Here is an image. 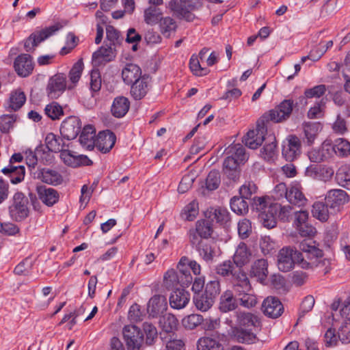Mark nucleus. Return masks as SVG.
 Here are the masks:
<instances>
[{
	"instance_id": "obj_64",
	"label": "nucleus",
	"mask_w": 350,
	"mask_h": 350,
	"mask_svg": "<svg viewBox=\"0 0 350 350\" xmlns=\"http://www.w3.org/2000/svg\"><path fill=\"white\" fill-rule=\"evenodd\" d=\"M128 350H143L144 336L142 333L137 334L131 340H125Z\"/></svg>"
},
{
	"instance_id": "obj_25",
	"label": "nucleus",
	"mask_w": 350,
	"mask_h": 350,
	"mask_svg": "<svg viewBox=\"0 0 350 350\" xmlns=\"http://www.w3.org/2000/svg\"><path fill=\"white\" fill-rule=\"evenodd\" d=\"M190 300V294L184 289L177 288L170 297V304L172 308L181 309L185 308Z\"/></svg>"
},
{
	"instance_id": "obj_9",
	"label": "nucleus",
	"mask_w": 350,
	"mask_h": 350,
	"mask_svg": "<svg viewBox=\"0 0 350 350\" xmlns=\"http://www.w3.org/2000/svg\"><path fill=\"white\" fill-rule=\"evenodd\" d=\"M213 228L209 220H198L196 224V228L189 231V241L191 245L202 241V239H208L212 234Z\"/></svg>"
},
{
	"instance_id": "obj_58",
	"label": "nucleus",
	"mask_w": 350,
	"mask_h": 350,
	"mask_svg": "<svg viewBox=\"0 0 350 350\" xmlns=\"http://www.w3.org/2000/svg\"><path fill=\"white\" fill-rule=\"evenodd\" d=\"M203 318L201 315L192 314L185 317L182 321V323L185 328L192 329L201 324Z\"/></svg>"
},
{
	"instance_id": "obj_23",
	"label": "nucleus",
	"mask_w": 350,
	"mask_h": 350,
	"mask_svg": "<svg viewBox=\"0 0 350 350\" xmlns=\"http://www.w3.org/2000/svg\"><path fill=\"white\" fill-rule=\"evenodd\" d=\"M299 250L303 252V256L308 261H310L314 258L322 257L323 251L320 250L313 240L310 239H304L299 243Z\"/></svg>"
},
{
	"instance_id": "obj_7",
	"label": "nucleus",
	"mask_w": 350,
	"mask_h": 350,
	"mask_svg": "<svg viewBox=\"0 0 350 350\" xmlns=\"http://www.w3.org/2000/svg\"><path fill=\"white\" fill-rule=\"evenodd\" d=\"M66 88L70 89L72 86L67 85L66 75L58 73L51 77L46 86V94L52 99L59 97L66 90Z\"/></svg>"
},
{
	"instance_id": "obj_14",
	"label": "nucleus",
	"mask_w": 350,
	"mask_h": 350,
	"mask_svg": "<svg viewBox=\"0 0 350 350\" xmlns=\"http://www.w3.org/2000/svg\"><path fill=\"white\" fill-rule=\"evenodd\" d=\"M291 204L298 207H304L308 204V199L302 191V187L298 183H293L288 186L286 199Z\"/></svg>"
},
{
	"instance_id": "obj_20",
	"label": "nucleus",
	"mask_w": 350,
	"mask_h": 350,
	"mask_svg": "<svg viewBox=\"0 0 350 350\" xmlns=\"http://www.w3.org/2000/svg\"><path fill=\"white\" fill-rule=\"evenodd\" d=\"M116 135L109 131L100 132L96 138L95 146L102 152H108L114 146Z\"/></svg>"
},
{
	"instance_id": "obj_10",
	"label": "nucleus",
	"mask_w": 350,
	"mask_h": 350,
	"mask_svg": "<svg viewBox=\"0 0 350 350\" xmlns=\"http://www.w3.org/2000/svg\"><path fill=\"white\" fill-rule=\"evenodd\" d=\"M261 310L266 317L277 319L284 312V306L278 297L269 296L262 301Z\"/></svg>"
},
{
	"instance_id": "obj_54",
	"label": "nucleus",
	"mask_w": 350,
	"mask_h": 350,
	"mask_svg": "<svg viewBox=\"0 0 350 350\" xmlns=\"http://www.w3.org/2000/svg\"><path fill=\"white\" fill-rule=\"evenodd\" d=\"M217 273L224 277L232 275L234 279L239 273V270H234L233 263L230 261H224L217 267Z\"/></svg>"
},
{
	"instance_id": "obj_53",
	"label": "nucleus",
	"mask_w": 350,
	"mask_h": 350,
	"mask_svg": "<svg viewBox=\"0 0 350 350\" xmlns=\"http://www.w3.org/2000/svg\"><path fill=\"white\" fill-rule=\"evenodd\" d=\"M335 154L346 157L350 154V142L343 138H338L334 142Z\"/></svg>"
},
{
	"instance_id": "obj_34",
	"label": "nucleus",
	"mask_w": 350,
	"mask_h": 350,
	"mask_svg": "<svg viewBox=\"0 0 350 350\" xmlns=\"http://www.w3.org/2000/svg\"><path fill=\"white\" fill-rule=\"evenodd\" d=\"M318 267L323 272L324 274L327 273L330 269V261L327 258H322V257H316L310 261L306 259L302 261V269H309Z\"/></svg>"
},
{
	"instance_id": "obj_11",
	"label": "nucleus",
	"mask_w": 350,
	"mask_h": 350,
	"mask_svg": "<svg viewBox=\"0 0 350 350\" xmlns=\"http://www.w3.org/2000/svg\"><path fill=\"white\" fill-rule=\"evenodd\" d=\"M283 157L286 161H292L297 158L301 153V141L296 135H289L283 142Z\"/></svg>"
},
{
	"instance_id": "obj_33",
	"label": "nucleus",
	"mask_w": 350,
	"mask_h": 350,
	"mask_svg": "<svg viewBox=\"0 0 350 350\" xmlns=\"http://www.w3.org/2000/svg\"><path fill=\"white\" fill-rule=\"evenodd\" d=\"M1 172L9 176L12 184H18L24 179L25 170L23 165L13 166L9 165L8 167L3 168Z\"/></svg>"
},
{
	"instance_id": "obj_12",
	"label": "nucleus",
	"mask_w": 350,
	"mask_h": 350,
	"mask_svg": "<svg viewBox=\"0 0 350 350\" xmlns=\"http://www.w3.org/2000/svg\"><path fill=\"white\" fill-rule=\"evenodd\" d=\"M81 129L80 120L75 116L66 119L61 124L60 133L62 137L68 140L74 139Z\"/></svg>"
},
{
	"instance_id": "obj_35",
	"label": "nucleus",
	"mask_w": 350,
	"mask_h": 350,
	"mask_svg": "<svg viewBox=\"0 0 350 350\" xmlns=\"http://www.w3.org/2000/svg\"><path fill=\"white\" fill-rule=\"evenodd\" d=\"M206 216L212 220L215 219L221 224H227L230 220L229 212L226 208L222 207L211 208L208 210Z\"/></svg>"
},
{
	"instance_id": "obj_31",
	"label": "nucleus",
	"mask_w": 350,
	"mask_h": 350,
	"mask_svg": "<svg viewBox=\"0 0 350 350\" xmlns=\"http://www.w3.org/2000/svg\"><path fill=\"white\" fill-rule=\"evenodd\" d=\"M25 93L20 89L16 90L10 94L5 108L8 111H17L25 104Z\"/></svg>"
},
{
	"instance_id": "obj_44",
	"label": "nucleus",
	"mask_w": 350,
	"mask_h": 350,
	"mask_svg": "<svg viewBox=\"0 0 350 350\" xmlns=\"http://www.w3.org/2000/svg\"><path fill=\"white\" fill-rule=\"evenodd\" d=\"M230 204L231 210L237 215H243L248 212L249 206L247 202L240 196L232 198Z\"/></svg>"
},
{
	"instance_id": "obj_29",
	"label": "nucleus",
	"mask_w": 350,
	"mask_h": 350,
	"mask_svg": "<svg viewBox=\"0 0 350 350\" xmlns=\"http://www.w3.org/2000/svg\"><path fill=\"white\" fill-rule=\"evenodd\" d=\"M234 280L233 290L236 293L237 296L239 297V295H243V293L252 291L253 289L248 278L241 269H239V273Z\"/></svg>"
},
{
	"instance_id": "obj_59",
	"label": "nucleus",
	"mask_w": 350,
	"mask_h": 350,
	"mask_svg": "<svg viewBox=\"0 0 350 350\" xmlns=\"http://www.w3.org/2000/svg\"><path fill=\"white\" fill-rule=\"evenodd\" d=\"M336 178L340 185L350 190V165L340 169L336 174Z\"/></svg>"
},
{
	"instance_id": "obj_46",
	"label": "nucleus",
	"mask_w": 350,
	"mask_h": 350,
	"mask_svg": "<svg viewBox=\"0 0 350 350\" xmlns=\"http://www.w3.org/2000/svg\"><path fill=\"white\" fill-rule=\"evenodd\" d=\"M267 139L269 143H266L261 149L260 154L265 160L271 161L274 159L277 154L275 138L273 136H269Z\"/></svg>"
},
{
	"instance_id": "obj_13",
	"label": "nucleus",
	"mask_w": 350,
	"mask_h": 350,
	"mask_svg": "<svg viewBox=\"0 0 350 350\" xmlns=\"http://www.w3.org/2000/svg\"><path fill=\"white\" fill-rule=\"evenodd\" d=\"M326 203L334 212L339 211L340 208L349 201L346 191L342 189L329 190L325 196Z\"/></svg>"
},
{
	"instance_id": "obj_4",
	"label": "nucleus",
	"mask_w": 350,
	"mask_h": 350,
	"mask_svg": "<svg viewBox=\"0 0 350 350\" xmlns=\"http://www.w3.org/2000/svg\"><path fill=\"white\" fill-rule=\"evenodd\" d=\"M62 27V26L59 23H56L31 33L25 42L24 47L25 51L27 52L33 51L41 42L53 35Z\"/></svg>"
},
{
	"instance_id": "obj_51",
	"label": "nucleus",
	"mask_w": 350,
	"mask_h": 350,
	"mask_svg": "<svg viewBox=\"0 0 350 350\" xmlns=\"http://www.w3.org/2000/svg\"><path fill=\"white\" fill-rule=\"evenodd\" d=\"M198 203L196 200H193L184 207L180 216L185 220L193 221L198 216Z\"/></svg>"
},
{
	"instance_id": "obj_2",
	"label": "nucleus",
	"mask_w": 350,
	"mask_h": 350,
	"mask_svg": "<svg viewBox=\"0 0 350 350\" xmlns=\"http://www.w3.org/2000/svg\"><path fill=\"white\" fill-rule=\"evenodd\" d=\"M304 260L301 252L295 250L291 247H284L280 250L278 254V267L280 271L287 272L294 267L295 263L301 267L302 261Z\"/></svg>"
},
{
	"instance_id": "obj_8",
	"label": "nucleus",
	"mask_w": 350,
	"mask_h": 350,
	"mask_svg": "<svg viewBox=\"0 0 350 350\" xmlns=\"http://www.w3.org/2000/svg\"><path fill=\"white\" fill-rule=\"evenodd\" d=\"M266 131L264 120L262 119L258 120L256 127L250 130L243 138L245 146L251 149H256L265 139Z\"/></svg>"
},
{
	"instance_id": "obj_24",
	"label": "nucleus",
	"mask_w": 350,
	"mask_h": 350,
	"mask_svg": "<svg viewBox=\"0 0 350 350\" xmlns=\"http://www.w3.org/2000/svg\"><path fill=\"white\" fill-rule=\"evenodd\" d=\"M242 162L238 161L232 157H226L223 163V172L227 178L233 181H237L240 177L239 165Z\"/></svg>"
},
{
	"instance_id": "obj_28",
	"label": "nucleus",
	"mask_w": 350,
	"mask_h": 350,
	"mask_svg": "<svg viewBox=\"0 0 350 350\" xmlns=\"http://www.w3.org/2000/svg\"><path fill=\"white\" fill-rule=\"evenodd\" d=\"M238 307L237 300L232 291L227 290L223 293L219 299V309L222 312H228Z\"/></svg>"
},
{
	"instance_id": "obj_21",
	"label": "nucleus",
	"mask_w": 350,
	"mask_h": 350,
	"mask_svg": "<svg viewBox=\"0 0 350 350\" xmlns=\"http://www.w3.org/2000/svg\"><path fill=\"white\" fill-rule=\"evenodd\" d=\"M35 176L43 183L52 185H59L63 183L62 176L56 170L42 168L35 173Z\"/></svg>"
},
{
	"instance_id": "obj_43",
	"label": "nucleus",
	"mask_w": 350,
	"mask_h": 350,
	"mask_svg": "<svg viewBox=\"0 0 350 350\" xmlns=\"http://www.w3.org/2000/svg\"><path fill=\"white\" fill-rule=\"evenodd\" d=\"M193 302L196 307L202 311L208 310L213 305L215 300L211 298L205 293H198L193 297Z\"/></svg>"
},
{
	"instance_id": "obj_63",
	"label": "nucleus",
	"mask_w": 350,
	"mask_h": 350,
	"mask_svg": "<svg viewBox=\"0 0 350 350\" xmlns=\"http://www.w3.org/2000/svg\"><path fill=\"white\" fill-rule=\"evenodd\" d=\"M338 338L343 344L350 343V321L347 319L341 325L338 332Z\"/></svg>"
},
{
	"instance_id": "obj_39",
	"label": "nucleus",
	"mask_w": 350,
	"mask_h": 350,
	"mask_svg": "<svg viewBox=\"0 0 350 350\" xmlns=\"http://www.w3.org/2000/svg\"><path fill=\"white\" fill-rule=\"evenodd\" d=\"M163 12L156 6H150L144 12V19L146 24L154 25L159 22L162 18Z\"/></svg>"
},
{
	"instance_id": "obj_37",
	"label": "nucleus",
	"mask_w": 350,
	"mask_h": 350,
	"mask_svg": "<svg viewBox=\"0 0 350 350\" xmlns=\"http://www.w3.org/2000/svg\"><path fill=\"white\" fill-rule=\"evenodd\" d=\"M45 144L49 151L54 152H61L66 147L62 139L53 133L46 135Z\"/></svg>"
},
{
	"instance_id": "obj_41",
	"label": "nucleus",
	"mask_w": 350,
	"mask_h": 350,
	"mask_svg": "<svg viewBox=\"0 0 350 350\" xmlns=\"http://www.w3.org/2000/svg\"><path fill=\"white\" fill-rule=\"evenodd\" d=\"M107 41L109 46L117 49L123 42L124 37L122 36L120 32L115 29L113 26L109 25L106 27Z\"/></svg>"
},
{
	"instance_id": "obj_27",
	"label": "nucleus",
	"mask_w": 350,
	"mask_h": 350,
	"mask_svg": "<svg viewBox=\"0 0 350 350\" xmlns=\"http://www.w3.org/2000/svg\"><path fill=\"white\" fill-rule=\"evenodd\" d=\"M251 257L252 252L247 245L240 243L233 256V261L238 267H242L250 261Z\"/></svg>"
},
{
	"instance_id": "obj_50",
	"label": "nucleus",
	"mask_w": 350,
	"mask_h": 350,
	"mask_svg": "<svg viewBox=\"0 0 350 350\" xmlns=\"http://www.w3.org/2000/svg\"><path fill=\"white\" fill-rule=\"evenodd\" d=\"M238 323L240 325L258 327L260 325L258 318L250 312H239L237 314Z\"/></svg>"
},
{
	"instance_id": "obj_19",
	"label": "nucleus",
	"mask_w": 350,
	"mask_h": 350,
	"mask_svg": "<svg viewBox=\"0 0 350 350\" xmlns=\"http://www.w3.org/2000/svg\"><path fill=\"white\" fill-rule=\"evenodd\" d=\"M200 256L206 262H211L216 255V244L214 242L204 240L194 243Z\"/></svg>"
},
{
	"instance_id": "obj_40",
	"label": "nucleus",
	"mask_w": 350,
	"mask_h": 350,
	"mask_svg": "<svg viewBox=\"0 0 350 350\" xmlns=\"http://www.w3.org/2000/svg\"><path fill=\"white\" fill-rule=\"evenodd\" d=\"M319 124L316 123H305L303 125L304 137L303 142L308 146H311L319 133Z\"/></svg>"
},
{
	"instance_id": "obj_56",
	"label": "nucleus",
	"mask_w": 350,
	"mask_h": 350,
	"mask_svg": "<svg viewBox=\"0 0 350 350\" xmlns=\"http://www.w3.org/2000/svg\"><path fill=\"white\" fill-rule=\"evenodd\" d=\"M220 182L219 172L216 170L211 171L206 179V187L209 191H213L218 188Z\"/></svg>"
},
{
	"instance_id": "obj_1",
	"label": "nucleus",
	"mask_w": 350,
	"mask_h": 350,
	"mask_svg": "<svg viewBox=\"0 0 350 350\" xmlns=\"http://www.w3.org/2000/svg\"><path fill=\"white\" fill-rule=\"evenodd\" d=\"M252 206L259 213L258 218L265 227L273 228L276 226V215L280 204L269 202L265 197H258L253 199Z\"/></svg>"
},
{
	"instance_id": "obj_60",
	"label": "nucleus",
	"mask_w": 350,
	"mask_h": 350,
	"mask_svg": "<svg viewBox=\"0 0 350 350\" xmlns=\"http://www.w3.org/2000/svg\"><path fill=\"white\" fill-rule=\"evenodd\" d=\"M314 298L312 295H308L303 299L300 305L299 320L303 318L306 313L312 310V309L314 307Z\"/></svg>"
},
{
	"instance_id": "obj_36",
	"label": "nucleus",
	"mask_w": 350,
	"mask_h": 350,
	"mask_svg": "<svg viewBox=\"0 0 350 350\" xmlns=\"http://www.w3.org/2000/svg\"><path fill=\"white\" fill-rule=\"evenodd\" d=\"M251 274L260 281L265 280L268 275L267 260L264 258L256 260L252 266Z\"/></svg>"
},
{
	"instance_id": "obj_55",
	"label": "nucleus",
	"mask_w": 350,
	"mask_h": 350,
	"mask_svg": "<svg viewBox=\"0 0 350 350\" xmlns=\"http://www.w3.org/2000/svg\"><path fill=\"white\" fill-rule=\"evenodd\" d=\"M178 273L174 269H170L163 276V284L167 288H172L178 284Z\"/></svg>"
},
{
	"instance_id": "obj_30",
	"label": "nucleus",
	"mask_w": 350,
	"mask_h": 350,
	"mask_svg": "<svg viewBox=\"0 0 350 350\" xmlns=\"http://www.w3.org/2000/svg\"><path fill=\"white\" fill-rule=\"evenodd\" d=\"M130 107V101L124 96H120L114 98L111 111L116 118H122L128 112Z\"/></svg>"
},
{
	"instance_id": "obj_49",
	"label": "nucleus",
	"mask_w": 350,
	"mask_h": 350,
	"mask_svg": "<svg viewBox=\"0 0 350 350\" xmlns=\"http://www.w3.org/2000/svg\"><path fill=\"white\" fill-rule=\"evenodd\" d=\"M159 26L161 33L167 38L175 32L177 28L176 21L170 16L162 17L159 21Z\"/></svg>"
},
{
	"instance_id": "obj_17",
	"label": "nucleus",
	"mask_w": 350,
	"mask_h": 350,
	"mask_svg": "<svg viewBox=\"0 0 350 350\" xmlns=\"http://www.w3.org/2000/svg\"><path fill=\"white\" fill-rule=\"evenodd\" d=\"M131 85V96L135 100H140L146 95L150 89V78L144 75Z\"/></svg>"
},
{
	"instance_id": "obj_42",
	"label": "nucleus",
	"mask_w": 350,
	"mask_h": 350,
	"mask_svg": "<svg viewBox=\"0 0 350 350\" xmlns=\"http://www.w3.org/2000/svg\"><path fill=\"white\" fill-rule=\"evenodd\" d=\"M232 335L237 342L241 343L251 344L256 340V336L253 332L242 328L233 329Z\"/></svg>"
},
{
	"instance_id": "obj_16",
	"label": "nucleus",
	"mask_w": 350,
	"mask_h": 350,
	"mask_svg": "<svg viewBox=\"0 0 350 350\" xmlns=\"http://www.w3.org/2000/svg\"><path fill=\"white\" fill-rule=\"evenodd\" d=\"M14 67L19 76L26 77L33 72L34 64L31 55L21 54L15 59Z\"/></svg>"
},
{
	"instance_id": "obj_57",
	"label": "nucleus",
	"mask_w": 350,
	"mask_h": 350,
	"mask_svg": "<svg viewBox=\"0 0 350 350\" xmlns=\"http://www.w3.org/2000/svg\"><path fill=\"white\" fill-rule=\"evenodd\" d=\"M83 70V63L82 59L78 60L72 66L69 72L70 81L75 85L79 80Z\"/></svg>"
},
{
	"instance_id": "obj_18",
	"label": "nucleus",
	"mask_w": 350,
	"mask_h": 350,
	"mask_svg": "<svg viewBox=\"0 0 350 350\" xmlns=\"http://www.w3.org/2000/svg\"><path fill=\"white\" fill-rule=\"evenodd\" d=\"M116 49L108 43L100 46L92 55V61L96 66H100L111 62L116 56Z\"/></svg>"
},
{
	"instance_id": "obj_47",
	"label": "nucleus",
	"mask_w": 350,
	"mask_h": 350,
	"mask_svg": "<svg viewBox=\"0 0 350 350\" xmlns=\"http://www.w3.org/2000/svg\"><path fill=\"white\" fill-rule=\"evenodd\" d=\"M159 323L161 329L165 332H172L177 328L178 323L176 317L170 313L162 315Z\"/></svg>"
},
{
	"instance_id": "obj_48",
	"label": "nucleus",
	"mask_w": 350,
	"mask_h": 350,
	"mask_svg": "<svg viewBox=\"0 0 350 350\" xmlns=\"http://www.w3.org/2000/svg\"><path fill=\"white\" fill-rule=\"evenodd\" d=\"M327 204L321 202H317L312 206V213L314 217L321 221H325L329 218V211Z\"/></svg>"
},
{
	"instance_id": "obj_3",
	"label": "nucleus",
	"mask_w": 350,
	"mask_h": 350,
	"mask_svg": "<svg viewBox=\"0 0 350 350\" xmlns=\"http://www.w3.org/2000/svg\"><path fill=\"white\" fill-rule=\"evenodd\" d=\"M194 7L195 0H172L167 6L177 18L187 21L194 19L195 16L191 12Z\"/></svg>"
},
{
	"instance_id": "obj_6",
	"label": "nucleus",
	"mask_w": 350,
	"mask_h": 350,
	"mask_svg": "<svg viewBox=\"0 0 350 350\" xmlns=\"http://www.w3.org/2000/svg\"><path fill=\"white\" fill-rule=\"evenodd\" d=\"M293 101L292 100H284L274 109L265 113L262 119L266 121H273L274 122H280L289 118L293 108Z\"/></svg>"
},
{
	"instance_id": "obj_45",
	"label": "nucleus",
	"mask_w": 350,
	"mask_h": 350,
	"mask_svg": "<svg viewBox=\"0 0 350 350\" xmlns=\"http://www.w3.org/2000/svg\"><path fill=\"white\" fill-rule=\"evenodd\" d=\"M198 350H224V346L218 340L210 338L203 337L198 341Z\"/></svg>"
},
{
	"instance_id": "obj_61",
	"label": "nucleus",
	"mask_w": 350,
	"mask_h": 350,
	"mask_svg": "<svg viewBox=\"0 0 350 350\" xmlns=\"http://www.w3.org/2000/svg\"><path fill=\"white\" fill-rule=\"evenodd\" d=\"M143 329L146 336V343L149 345H152L154 340L157 338V328L152 324L145 322L143 324Z\"/></svg>"
},
{
	"instance_id": "obj_15",
	"label": "nucleus",
	"mask_w": 350,
	"mask_h": 350,
	"mask_svg": "<svg viewBox=\"0 0 350 350\" xmlns=\"http://www.w3.org/2000/svg\"><path fill=\"white\" fill-rule=\"evenodd\" d=\"M167 308V299L161 295H155L152 297L147 304V312L152 318L162 315Z\"/></svg>"
},
{
	"instance_id": "obj_22",
	"label": "nucleus",
	"mask_w": 350,
	"mask_h": 350,
	"mask_svg": "<svg viewBox=\"0 0 350 350\" xmlns=\"http://www.w3.org/2000/svg\"><path fill=\"white\" fill-rule=\"evenodd\" d=\"M36 191L39 199L48 206H52L59 201V194L53 188L40 185L36 187Z\"/></svg>"
},
{
	"instance_id": "obj_26",
	"label": "nucleus",
	"mask_w": 350,
	"mask_h": 350,
	"mask_svg": "<svg viewBox=\"0 0 350 350\" xmlns=\"http://www.w3.org/2000/svg\"><path fill=\"white\" fill-rule=\"evenodd\" d=\"M142 76V69L135 64L128 63L124 66L122 70V79L124 82L128 85H131Z\"/></svg>"
},
{
	"instance_id": "obj_32",
	"label": "nucleus",
	"mask_w": 350,
	"mask_h": 350,
	"mask_svg": "<svg viewBox=\"0 0 350 350\" xmlns=\"http://www.w3.org/2000/svg\"><path fill=\"white\" fill-rule=\"evenodd\" d=\"M96 131L91 125L85 126L79 137L81 145L88 149L92 150L96 144Z\"/></svg>"
},
{
	"instance_id": "obj_62",
	"label": "nucleus",
	"mask_w": 350,
	"mask_h": 350,
	"mask_svg": "<svg viewBox=\"0 0 350 350\" xmlns=\"http://www.w3.org/2000/svg\"><path fill=\"white\" fill-rule=\"evenodd\" d=\"M239 299L241 305L247 308H252L257 304V298L253 291L239 295Z\"/></svg>"
},
{
	"instance_id": "obj_5",
	"label": "nucleus",
	"mask_w": 350,
	"mask_h": 350,
	"mask_svg": "<svg viewBox=\"0 0 350 350\" xmlns=\"http://www.w3.org/2000/svg\"><path fill=\"white\" fill-rule=\"evenodd\" d=\"M28 199L23 193H16L13 198V203L9 208L10 217L16 221L25 219L29 215Z\"/></svg>"
},
{
	"instance_id": "obj_52",
	"label": "nucleus",
	"mask_w": 350,
	"mask_h": 350,
	"mask_svg": "<svg viewBox=\"0 0 350 350\" xmlns=\"http://www.w3.org/2000/svg\"><path fill=\"white\" fill-rule=\"evenodd\" d=\"M44 113L53 120L59 119L64 115L62 106L57 102H52L46 105L44 108Z\"/></svg>"
},
{
	"instance_id": "obj_38",
	"label": "nucleus",
	"mask_w": 350,
	"mask_h": 350,
	"mask_svg": "<svg viewBox=\"0 0 350 350\" xmlns=\"http://www.w3.org/2000/svg\"><path fill=\"white\" fill-rule=\"evenodd\" d=\"M225 153L226 157H232L234 159L243 163L247 159L245 148L240 144H232L228 146L226 149Z\"/></svg>"
}]
</instances>
